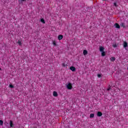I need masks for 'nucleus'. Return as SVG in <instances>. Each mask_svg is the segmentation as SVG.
<instances>
[{"label": "nucleus", "mask_w": 128, "mask_h": 128, "mask_svg": "<svg viewBox=\"0 0 128 128\" xmlns=\"http://www.w3.org/2000/svg\"><path fill=\"white\" fill-rule=\"evenodd\" d=\"M10 128H14V122L12 120H10Z\"/></svg>", "instance_id": "f03ea898"}, {"label": "nucleus", "mask_w": 128, "mask_h": 128, "mask_svg": "<svg viewBox=\"0 0 128 128\" xmlns=\"http://www.w3.org/2000/svg\"><path fill=\"white\" fill-rule=\"evenodd\" d=\"M70 68L72 72H76V67L72 66H70Z\"/></svg>", "instance_id": "39448f33"}, {"label": "nucleus", "mask_w": 128, "mask_h": 128, "mask_svg": "<svg viewBox=\"0 0 128 128\" xmlns=\"http://www.w3.org/2000/svg\"><path fill=\"white\" fill-rule=\"evenodd\" d=\"M9 86L10 88H14L12 84H10Z\"/></svg>", "instance_id": "aec40b11"}, {"label": "nucleus", "mask_w": 128, "mask_h": 128, "mask_svg": "<svg viewBox=\"0 0 128 128\" xmlns=\"http://www.w3.org/2000/svg\"><path fill=\"white\" fill-rule=\"evenodd\" d=\"M114 26L116 28H120V24H118V23H116L114 24Z\"/></svg>", "instance_id": "7ed1b4c3"}, {"label": "nucleus", "mask_w": 128, "mask_h": 128, "mask_svg": "<svg viewBox=\"0 0 128 128\" xmlns=\"http://www.w3.org/2000/svg\"><path fill=\"white\" fill-rule=\"evenodd\" d=\"M62 66H66V64H64V63H63L62 64Z\"/></svg>", "instance_id": "b1692460"}, {"label": "nucleus", "mask_w": 128, "mask_h": 128, "mask_svg": "<svg viewBox=\"0 0 128 128\" xmlns=\"http://www.w3.org/2000/svg\"><path fill=\"white\" fill-rule=\"evenodd\" d=\"M110 60L111 62H114V60H116V58L112 56V57L110 58Z\"/></svg>", "instance_id": "f8f14e48"}, {"label": "nucleus", "mask_w": 128, "mask_h": 128, "mask_svg": "<svg viewBox=\"0 0 128 128\" xmlns=\"http://www.w3.org/2000/svg\"><path fill=\"white\" fill-rule=\"evenodd\" d=\"M21 1L22 2H26V0H21Z\"/></svg>", "instance_id": "393cba45"}, {"label": "nucleus", "mask_w": 128, "mask_h": 128, "mask_svg": "<svg viewBox=\"0 0 128 128\" xmlns=\"http://www.w3.org/2000/svg\"><path fill=\"white\" fill-rule=\"evenodd\" d=\"M100 50L101 52H104V48L102 46H100Z\"/></svg>", "instance_id": "0eeeda50"}, {"label": "nucleus", "mask_w": 128, "mask_h": 128, "mask_svg": "<svg viewBox=\"0 0 128 128\" xmlns=\"http://www.w3.org/2000/svg\"><path fill=\"white\" fill-rule=\"evenodd\" d=\"M63 38H64V36L62 35H59L58 36V40H62Z\"/></svg>", "instance_id": "423d86ee"}, {"label": "nucleus", "mask_w": 128, "mask_h": 128, "mask_svg": "<svg viewBox=\"0 0 128 128\" xmlns=\"http://www.w3.org/2000/svg\"><path fill=\"white\" fill-rule=\"evenodd\" d=\"M98 116H102V113L100 112H98L97 113Z\"/></svg>", "instance_id": "6e6552de"}, {"label": "nucleus", "mask_w": 128, "mask_h": 128, "mask_svg": "<svg viewBox=\"0 0 128 128\" xmlns=\"http://www.w3.org/2000/svg\"><path fill=\"white\" fill-rule=\"evenodd\" d=\"M114 6H118V5L116 4V2L114 3Z\"/></svg>", "instance_id": "5701e85b"}, {"label": "nucleus", "mask_w": 128, "mask_h": 128, "mask_svg": "<svg viewBox=\"0 0 128 128\" xmlns=\"http://www.w3.org/2000/svg\"><path fill=\"white\" fill-rule=\"evenodd\" d=\"M41 22H42V24H46V22L44 21V18L40 19Z\"/></svg>", "instance_id": "dca6fc26"}, {"label": "nucleus", "mask_w": 128, "mask_h": 128, "mask_svg": "<svg viewBox=\"0 0 128 128\" xmlns=\"http://www.w3.org/2000/svg\"><path fill=\"white\" fill-rule=\"evenodd\" d=\"M123 46H124V48H128V42H124L123 43Z\"/></svg>", "instance_id": "20e7f679"}, {"label": "nucleus", "mask_w": 128, "mask_h": 128, "mask_svg": "<svg viewBox=\"0 0 128 128\" xmlns=\"http://www.w3.org/2000/svg\"><path fill=\"white\" fill-rule=\"evenodd\" d=\"M66 88L68 90H72V84L70 82L67 83L66 84Z\"/></svg>", "instance_id": "f257e3e1"}, {"label": "nucleus", "mask_w": 128, "mask_h": 128, "mask_svg": "<svg viewBox=\"0 0 128 128\" xmlns=\"http://www.w3.org/2000/svg\"><path fill=\"white\" fill-rule=\"evenodd\" d=\"M52 44L54 46H56V40L52 41Z\"/></svg>", "instance_id": "ddd939ff"}, {"label": "nucleus", "mask_w": 128, "mask_h": 128, "mask_svg": "<svg viewBox=\"0 0 128 128\" xmlns=\"http://www.w3.org/2000/svg\"><path fill=\"white\" fill-rule=\"evenodd\" d=\"M112 46L113 48H117L118 47V45H116V44H112Z\"/></svg>", "instance_id": "6ab92c4d"}, {"label": "nucleus", "mask_w": 128, "mask_h": 128, "mask_svg": "<svg viewBox=\"0 0 128 128\" xmlns=\"http://www.w3.org/2000/svg\"><path fill=\"white\" fill-rule=\"evenodd\" d=\"M103 0V1H105V0Z\"/></svg>", "instance_id": "bb28decb"}, {"label": "nucleus", "mask_w": 128, "mask_h": 128, "mask_svg": "<svg viewBox=\"0 0 128 128\" xmlns=\"http://www.w3.org/2000/svg\"><path fill=\"white\" fill-rule=\"evenodd\" d=\"M120 26H122V28H126V24L124 22H122L120 24Z\"/></svg>", "instance_id": "9b49d317"}, {"label": "nucleus", "mask_w": 128, "mask_h": 128, "mask_svg": "<svg viewBox=\"0 0 128 128\" xmlns=\"http://www.w3.org/2000/svg\"><path fill=\"white\" fill-rule=\"evenodd\" d=\"M112 90V88L110 87H109L108 89L107 90Z\"/></svg>", "instance_id": "4be33fe9"}, {"label": "nucleus", "mask_w": 128, "mask_h": 128, "mask_svg": "<svg viewBox=\"0 0 128 128\" xmlns=\"http://www.w3.org/2000/svg\"><path fill=\"white\" fill-rule=\"evenodd\" d=\"M102 56H106V52H104V51L102 52Z\"/></svg>", "instance_id": "f3484780"}, {"label": "nucleus", "mask_w": 128, "mask_h": 128, "mask_svg": "<svg viewBox=\"0 0 128 128\" xmlns=\"http://www.w3.org/2000/svg\"><path fill=\"white\" fill-rule=\"evenodd\" d=\"M4 124V121L0 120V126H2Z\"/></svg>", "instance_id": "a211bd4d"}, {"label": "nucleus", "mask_w": 128, "mask_h": 128, "mask_svg": "<svg viewBox=\"0 0 128 128\" xmlns=\"http://www.w3.org/2000/svg\"><path fill=\"white\" fill-rule=\"evenodd\" d=\"M53 96H55V97H56V96H58V92H56V91H54V92H53Z\"/></svg>", "instance_id": "1a4fd4ad"}, {"label": "nucleus", "mask_w": 128, "mask_h": 128, "mask_svg": "<svg viewBox=\"0 0 128 128\" xmlns=\"http://www.w3.org/2000/svg\"><path fill=\"white\" fill-rule=\"evenodd\" d=\"M0 70H2V68H0Z\"/></svg>", "instance_id": "a878e982"}, {"label": "nucleus", "mask_w": 128, "mask_h": 128, "mask_svg": "<svg viewBox=\"0 0 128 128\" xmlns=\"http://www.w3.org/2000/svg\"><path fill=\"white\" fill-rule=\"evenodd\" d=\"M18 44L20 46H21L22 44V42L20 40H18V42H17Z\"/></svg>", "instance_id": "4468645a"}, {"label": "nucleus", "mask_w": 128, "mask_h": 128, "mask_svg": "<svg viewBox=\"0 0 128 128\" xmlns=\"http://www.w3.org/2000/svg\"><path fill=\"white\" fill-rule=\"evenodd\" d=\"M98 78H101L102 77V74H98Z\"/></svg>", "instance_id": "412c9836"}, {"label": "nucleus", "mask_w": 128, "mask_h": 128, "mask_svg": "<svg viewBox=\"0 0 128 128\" xmlns=\"http://www.w3.org/2000/svg\"><path fill=\"white\" fill-rule=\"evenodd\" d=\"M94 118V114H90V118Z\"/></svg>", "instance_id": "2eb2a0df"}, {"label": "nucleus", "mask_w": 128, "mask_h": 128, "mask_svg": "<svg viewBox=\"0 0 128 128\" xmlns=\"http://www.w3.org/2000/svg\"><path fill=\"white\" fill-rule=\"evenodd\" d=\"M83 54H84V56H86V54H88V50H83Z\"/></svg>", "instance_id": "9d476101"}]
</instances>
